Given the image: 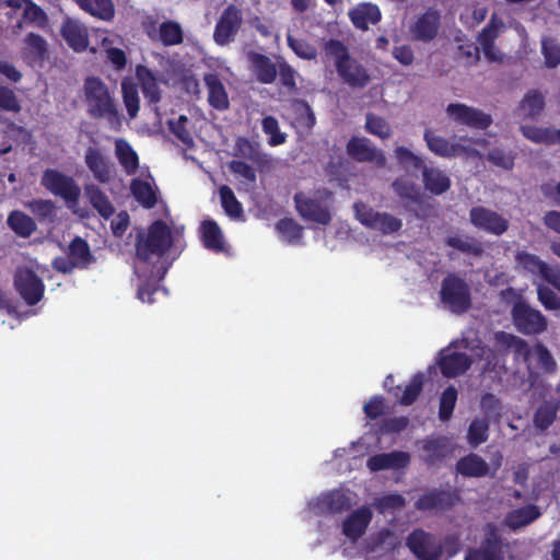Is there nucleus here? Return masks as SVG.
I'll return each instance as SVG.
<instances>
[{"label":"nucleus","instance_id":"38","mask_svg":"<svg viewBox=\"0 0 560 560\" xmlns=\"http://www.w3.org/2000/svg\"><path fill=\"white\" fill-rule=\"evenodd\" d=\"M522 135L535 142L547 145L560 144V129L551 127L521 126Z\"/></svg>","mask_w":560,"mask_h":560},{"label":"nucleus","instance_id":"8","mask_svg":"<svg viewBox=\"0 0 560 560\" xmlns=\"http://www.w3.org/2000/svg\"><path fill=\"white\" fill-rule=\"evenodd\" d=\"M40 185L68 202H77L81 195V189L74 178L56 168L44 171Z\"/></svg>","mask_w":560,"mask_h":560},{"label":"nucleus","instance_id":"50","mask_svg":"<svg viewBox=\"0 0 560 560\" xmlns=\"http://www.w3.org/2000/svg\"><path fill=\"white\" fill-rule=\"evenodd\" d=\"M458 393L457 389L450 385L441 394L439 404V418L441 421H448L454 412Z\"/></svg>","mask_w":560,"mask_h":560},{"label":"nucleus","instance_id":"43","mask_svg":"<svg viewBox=\"0 0 560 560\" xmlns=\"http://www.w3.org/2000/svg\"><path fill=\"white\" fill-rule=\"evenodd\" d=\"M77 3L85 12L104 21L114 18L115 8L112 0H77Z\"/></svg>","mask_w":560,"mask_h":560},{"label":"nucleus","instance_id":"52","mask_svg":"<svg viewBox=\"0 0 560 560\" xmlns=\"http://www.w3.org/2000/svg\"><path fill=\"white\" fill-rule=\"evenodd\" d=\"M424 384V375L421 372L416 373L410 382L405 386L402 395L398 398V401L402 406L412 405L420 396Z\"/></svg>","mask_w":560,"mask_h":560},{"label":"nucleus","instance_id":"44","mask_svg":"<svg viewBox=\"0 0 560 560\" xmlns=\"http://www.w3.org/2000/svg\"><path fill=\"white\" fill-rule=\"evenodd\" d=\"M445 245L452 248H455L464 254L472 255L475 257H480L483 254V246L482 244L475 240L471 236H459V235H453L448 236L445 240Z\"/></svg>","mask_w":560,"mask_h":560},{"label":"nucleus","instance_id":"21","mask_svg":"<svg viewBox=\"0 0 560 560\" xmlns=\"http://www.w3.org/2000/svg\"><path fill=\"white\" fill-rule=\"evenodd\" d=\"M440 26V11L434 8H429L417 19L411 27V33L417 40L428 43L436 37Z\"/></svg>","mask_w":560,"mask_h":560},{"label":"nucleus","instance_id":"59","mask_svg":"<svg viewBox=\"0 0 560 560\" xmlns=\"http://www.w3.org/2000/svg\"><path fill=\"white\" fill-rule=\"evenodd\" d=\"M262 131L270 136L268 143L272 147L280 145L285 142V133L280 131L279 122L273 116H266L261 120Z\"/></svg>","mask_w":560,"mask_h":560},{"label":"nucleus","instance_id":"46","mask_svg":"<svg viewBox=\"0 0 560 560\" xmlns=\"http://www.w3.org/2000/svg\"><path fill=\"white\" fill-rule=\"evenodd\" d=\"M505 27L504 22L495 13H493L488 24L478 34L477 42L480 46L490 48L491 44H494L499 37L501 31Z\"/></svg>","mask_w":560,"mask_h":560},{"label":"nucleus","instance_id":"58","mask_svg":"<svg viewBox=\"0 0 560 560\" xmlns=\"http://www.w3.org/2000/svg\"><path fill=\"white\" fill-rule=\"evenodd\" d=\"M365 129L369 133L381 139H388L392 135L389 124L383 117L371 113L366 115Z\"/></svg>","mask_w":560,"mask_h":560},{"label":"nucleus","instance_id":"36","mask_svg":"<svg viewBox=\"0 0 560 560\" xmlns=\"http://www.w3.org/2000/svg\"><path fill=\"white\" fill-rule=\"evenodd\" d=\"M47 55V43L43 36L28 33L24 38L22 56L28 63H40Z\"/></svg>","mask_w":560,"mask_h":560},{"label":"nucleus","instance_id":"51","mask_svg":"<svg viewBox=\"0 0 560 560\" xmlns=\"http://www.w3.org/2000/svg\"><path fill=\"white\" fill-rule=\"evenodd\" d=\"M539 516V509L536 505L529 504L511 512L508 516V521L512 527H521L530 524Z\"/></svg>","mask_w":560,"mask_h":560},{"label":"nucleus","instance_id":"23","mask_svg":"<svg viewBox=\"0 0 560 560\" xmlns=\"http://www.w3.org/2000/svg\"><path fill=\"white\" fill-rule=\"evenodd\" d=\"M372 516L371 510L366 506L351 512L342 523L343 535L351 540H357L365 533Z\"/></svg>","mask_w":560,"mask_h":560},{"label":"nucleus","instance_id":"24","mask_svg":"<svg viewBox=\"0 0 560 560\" xmlns=\"http://www.w3.org/2000/svg\"><path fill=\"white\" fill-rule=\"evenodd\" d=\"M410 462V455L402 451H393L390 453L376 454L366 460V467L371 471H380L384 469H400L406 467Z\"/></svg>","mask_w":560,"mask_h":560},{"label":"nucleus","instance_id":"9","mask_svg":"<svg viewBox=\"0 0 560 560\" xmlns=\"http://www.w3.org/2000/svg\"><path fill=\"white\" fill-rule=\"evenodd\" d=\"M406 546L418 560H441L440 539L422 528L407 536Z\"/></svg>","mask_w":560,"mask_h":560},{"label":"nucleus","instance_id":"28","mask_svg":"<svg viewBox=\"0 0 560 560\" xmlns=\"http://www.w3.org/2000/svg\"><path fill=\"white\" fill-rule=\"evenodd\" d=\"M353 26L360 31H368L369 25H375L382 20L380 8L373 3H360L348 13Z\"/></svg>","mask_w":560,"mask_h":560},{"label":"nucleus","instance_id":"39","mask_svg":"<svg viewBox=\"0 0 560 560\" xmlns=\"http://www.w3.org/2000/svg\"><path fill=\"white\" fill-rule=\"evenodd\" d=\"M133 198L145 209H152L158 203V191L149 182L133 178L130 183Z\"/></svg>","mask_w":560,"mask_h":560},{"label":"nucleus","instance_id":"63","mask_svg":"<svg viewBox=\"0 0 560 560\" xmlns=\"http://www.w3.org/2000/svg\"><path fill=\"white\" fill-rule=\"evenodd\" d=\"M188 118L180 115L176 120H168L171 132L184 144L190 145L194 142L190 131L187 129Z\"/></svg>","mask_w":560,"mask_h":560},{"label":"nucleus","instance_id":"56","mask_svg":"<svg viewBox=\"0 0 560 560\" xmlns=\"http://www.w3.org/2000/svg\"><path fill=\"white\" fill-rule=\"evenodd\" d=\"M276 229L289 243H298L303 237V228L291 218L279 220Z\"/></svg>","mask_w":560,"mask_h":560},{"label":"nucleus","instance_id":"16","mask_svg":"<svg viewBox=\"0 0 560 560\" xmlns=\"http://www.w3.org/2000/svg\"><path fill=\"white\" fill-rule=\"evenodd\" d=\"M423 139L429 150L441 158H455L459 155L476 156L477 150L462 143L450 142L448 139L436 135L431 129H425Z\"/></svg>","mask_w":560,"mask_h":560},{"label":"nucleus","instance_id":"17","mask_svg":"<svg viewBox=\"0 0 560 560\" xmlns=\"http://www.w3.org/2000/svg\"><path fill=\"white\" fill-rule=\"evenodd\" d=\"M465 560H504L503 541L494 526L487 530L479 547L468 550Z\"/></svg>","mask_w":560,"mask_h":560},{"label":"nucleus","instance_id":"3","mask_svg":"<svg viewBox=\"0 0 560 560\" xmlns=\"http://www.w3.org/2000/svg\"><path fill=\"white\" fill-rule=\"evenodd\" d=\"M332 196L330 190L323 188L312 195L299 191L293 196V200L301 218L320 225H328L331 222Z\"/></svg>","mask_w":560,"mask_h":560},{"label":"nucleus","instance_id":"31","mask_svg":"<svg viewBox=\"0 0 560 560\" xmlns=\"http://www.w3.org/2000/svg\"><path fill=\"white\" fill-rule=\"evenodd\" d=\"M61 35L75 51H83L89 46L88 31L77 21L66 20L61 27Z\"/></svg>","mask_w":560,"mask_h":560},{"label":"nucleus","instance_id":"15","mask_svg":"<svg viewBox=\"0 0 560 560\" xmlns=\"http://www.w3.org/2000/svg\"><path fill=\"white\" fill-rule=\"evenodd\" d=\"M446 114L455 122L470 128L487 129L492 124V118L489 114L462 103L448 104Z\"/></svg>","mask_w":560,"mask_h":560},{"label":"nucleus","instance_id":"7","mask_svg":"<svg viewBox=\"0 0 560 560\" xmlns=\"http://www.w3.org/2000/svg\"><path fill=\"white\" fill-rule=\"evenodd\" d=\"M353 209L361 224L382 234H393L402 228L400 219L387 212H378L362 201L355 202Z\"/></svg>","mask_w":560,"mask_h":560},{"label":"nucleus","instance_id":"40","mask_svg":"<svg viewBox=\"0 0 560 560\" xmlns=\"http://www.w3.org/2000/svg\"><path fill=\"white\" fill-rule=\"evenodd\" d=\"M201 240L203 246L210 250L218 253L224 248L222 231L213 220H205L201 223Z\"/></svg>","mask_w":560,"mask_h":560},{"label":"nucleus","instance_id":"41","mask_svg":"<svg viewBox=\"0 0 560 560\" xmlns=\"http://www.w3.org/2000/svg\"><path fill=\"white\" fill-rule=\"evenodd\" d=\"M9 228L21 237H30L37 229L36 222L23 211L13 210L9 213Z\"/></svg>","mask_w":560,"mask_h":560},{"label":"nucleus","instance_id":"48","mask_svg":"<svg viewBox=\"0 0 560 560\" xmlns=\"http://www.w3.org/2000/svg\"><path fill=\"white\" fill-rule=\"evenodd\" d=\"M489 419L485 418H475L467 431V441L469 445L477 447L478 445L485 443L489 438Z\"/></svg>","mask_w":560,"mask_h":560},{"label":"nucleus","instance_id":"25","mask_svg":"<svg viewBox=\"0 0 560 560\" xmlns=\"http://www.w3.org/2000/svg\"><path fill=\"white\" fill-rule=\"evenodd\" d=\"M136 77L148 105H156L162 98V91L154 72L147 66L138 65L136 67Z\"/></svg>","mask_w":560,"mask_h":560},{"label":"nucleus","instance_id":"54","mask_svg":"<svg viewBox=\"0 0 560 560\" xmlns=\"http://www.w3.org/2000/svg\"><path fill=\"white\" fill-rule=\"evenodd\" d=\"M394 155L397 160V163L406 171L411 168L418 171L422 170L424 166L423 160L404 145L396 147L394 150Z\"/></svg>","mask_w":560,"mask_h":560},{"label":"nucleus","instance_id":"35","mask_svg":"<svg viewBox=\"0 0 560 560\" xmlns=\"http://www.w3.org/2000/svg\"><path fill=\"white\" fill-rule=\"evenodd\" d=\"M249 61L254 68L257 80L264 84H271L276 81L278 69L276 63L266 55L252 52Z\"/></svg>","mask_w":560,"mask_h":560},{"label":"nucleus","instance_id":"26","mask_svg":"<svg viewBox=\"0 0 560 560\" xmlns=\"http://www.w3.org/2000/svg\"><path fill=\"white\" fill-rule=\"evenodd\" d=\"M205 85L208 90V103L217 110L223 112L230 107L225 86L217 73H206Z\"/></svg>","mask_w":560,"mask_h":560},{"label":"nucleus","instance_id":"29","mask_svg":"<svg viewBox=\"0 0 560 560\" xmlns=\"http://www.w3.org/2000/svg\"><path fill=\"white\" fill-rule=\"evenodd\" d=\"M421 172L423 187L431 195L440 196L451 188V178L444 171L424 165Z\"/></svg>","mask_w":560,"mask_h":560},{"label":"nucleus","instance_id":"45","mask_svg":"<svg viewBox=\"0 0 560 560\" xmlns=\"http://www.w3.org/2000/svg\"><path fill=\"white\" fill-rule=\"evenodd\" d=\"M515 260L524 271L533 276H539L540 278L548 267V264L541 260L537 255L525 250L517 252Z\"/></svg>","mask_w":560,"mask_h":560},{"label":"nucleus","instance_id":"49","mask_svg":"<svg viewBox=\"0 0 560 560\" xmlns=\"http://www.w3.org/2000/svg\"><path fill=\"white\" fill-rule=\"evenodd\" d=\"M219 195L221 206L229 217L240 218L243 214V207L230 186L222 185L219 188Z\"/></svg>","mask_w":560,"mask_h":560},{"label":"nucleus","instance_id":"12","mask_svg":"<svg viewBox=\"0 0 560 560\" xmlns=\"http://www.w3.org/2000/svg\"><path fill=\"white\" fill-rule=\"evenodd\" d=\"M347 154L359 163H373L383 168L387 163L384 152L375 148L369 138L353 136L346 145Z\"/></svg>","mask_w":560,"mask_h":560},{"label":"nucleus","instance_id":"64","mask_svg":"<svg viewBox=\"0 0 560 560\" xmlns=\"http://www.w3.org/2000/svg\"><path fill=\"white\" fill-rule=\"evenodd\" d=\"M537 299L547 311H560V295L548 285H538Z\"/></svg>","mask_w":560,"mask_h":560},{"label":"nucleus","instance_id":"14","mask_svg":"<svg viewBox=\"0 0 560 560\" xmlns=\"http://www.w3.org/2000/svg\"><path fill=\"white\" fill-rule=\"evenodd\" d=\"M84 163L98 184H109L116 176L114 162L100 148L89 147Z\"/></svg>","mask_w":560,"mask_h":560},{"label":"nucleus","instance_id":"11","mask_svg":"<svg viewBox=\"0 0 560 560\" xmlns=\"http://www.w3.org/2000/svg\"><path fill=\"white\" fill-rule=\"evenodd\" d=\"M14 288L30 306L36 305L44 295L43 280L31 269H18L14 275Z\"/></svg>","mask_w":560,"mask_h":560},{"label":"nucleus","instance_id":"1","mask_svg":"<svg viewBox=\"0 0 560 560\" xmlns=\"http://www.w3.org/2000/svg\"><path fill=\"white\" fill-rule=\"evenodd\" d=\"M323 51L328 59L334 60V66L339 79L352 89H364L371 82L369 70L350 55L343 42L329 38L323 45Z\"/></svg>","mask_w":560,"mask_h":560},{"label":"nucleus","instance_id":"22","mask_svg":"<svg viewBox=\"0 0 560 560\" xmlns=\"http://www.w3.org/2000/svg\"><path fill=\"white\" fill-rule=\"evenodd\" d=\"M392 189L404 201V207L408 211L416 212L411 206L421 207L424 201L418 185L405 175L394 179Z\"/></svg>","mask_w":560,"mask_h":560},{"label":"nucleus","instance_id":"42","mask_svg":"<svg viewBox=\"0 0 560 560\" xmlns=\"http://www.w3.org/2000/svg\"><path fill=\"white\" fill-rule=\"evenodd\" d=\"M560 402L557 400H545L534 415V424L540 431L547 430L557 419Z\"/></svg>","mask_w":560,"mask_h":560},{"label":"nucleus","instance_id":"30","mask_svg":"<svg viewBox=\"0 0 560 560\" xmlns=\"http://www.w3.org/2000/svg\"><path fill=\"white\" fill-rule=\"evenodd\" d=\"M84 194L90 205L105 220L110 219L115 213V207L108 196L96 184H88L84 186Z\"/></svg>","mask_w":560,"mask_h":560},{"label":"nucleus","instance_id":"2","mask_svg":"<svg viewBox=\"0 0 560 560\" xmlns=\"http://www.w3.org/2000/svg\"><path fill=\"white\" fill-rule=\"evenodd\" d=\"M88 115L97 120L104 119L112 128L121 126V114L110 95L108 86L97 77H88L83 84Z\"/></svg>","mask_w":560,"mask_h":560},{"label":"nucleus","instance_id":"55","mask_svg":"<svg viewBox=\"0 0 560 560\" xmlns=\"http://www.w3.org/2000/svg\"><path fill=\"white\" fill-rule=\"evenodd\" d=\"M288 46L301 59L314 60L317 57V49L305 38H298L292 35L287 36Z\"/></svg>","mask_w":560,"mask_h":560},{"label":"nucleus","instance_id":"57","mask_svg":"<svg viewBox=\"0 0 560 560\" xmlns=\"http://www.w3.org/2000/svg\"><path fill=\"white\" fill-rule=\"evenodd\" d=\"M122 100L127 113L131 119L136 118L140 109L139 93L136 84L122 82Z\"/></svg>","mask_w":560,"mask_h":560},{"label":"nucleus","instance_id":"13","mask_svg":"<svg viewBox=\"0 0 560 560\" xmlns=\"http://www.w3.org/2000/svg\"><path fill=\"white\" fill-rule=\"evenodd\" d=\"M242 23V11L234 4L228 5L215 24L213 32L214 42L220 46L231 43L241 28Z\"/></svg>","mask_w":560,"mask_h":560},{"label":"nucleus","instance_id":"60","mask_svg":"<svg viewBox=\"0 0 560 560\" xmlns=\"http://www.w3.org/2000/svg\"><path fill=\"white\" fill-rule=\"evenodd\" d=\"M480 408L485 413V419H489V421L500 420L502 406L500 399L495 395L491 393L482 395L480 399Z\"/></svg>","mask_w":560,"mask_h":560},{"label":"nucleus","instance_id":"33","mask_svg":"<svg viewBox=\"0 0 560 560\" xmlns=\"http://www.w3.org/2000/svg\"><path fill=\"white\" fill-rule=\"evenodd\" d=\"M456 470L464 477L481 478L488 475L489 465L481 456L470 453L457 460Z\"/></svg>","mask_w":560,"mask_h":560},{"label":"nucleus","instance_id":"10","mask_svg":"<svg viewBox=\"0 0 560 560\" xmlns=\"http://www.w3.org/2000/svg\"><path fill=\"white\" fill-rule=\"evenodd\" d=\"M469 221L476 229L495 236L504 234L510 228L506 218L483 206H476L469 210Z\"/></svg>","mask_w":560,"mask_h":560},{"label":"nucleus","instance_id":"27","mask_svg":"<svg viewBox=\"0 0 560 560\" xmlns=\"http://www.w3.org/2000/svg\"><path fill=\"white\" fill-rule=\"evenodd\" d=\"M546 107L545 95L537 89L525 93L516 107V113L523 119L535 120Z\"/></svg>","mask_w":560,"mask_h":560},{"label":"nucleus","instance_id":"20","mask_svg":"<svg viewBox=\"0 0 560 560\" xmlns=\"http://www.w3.org/2000/svg\"><path fill=\"white\" fill-rule=\"evenodd\" d=\"M471 359L465 352H450V348L440 352L438 365L443 376L447 378L459 376L466 373L471 366Z\"/></svg>","mask_w":560,"mask_h":560},{"label":"nucleus","instance_id":"62","mask_svg":"<svg viewBox=\"0 0 560 560\" xmlns=\"http://www.w3.org/2000/svg\"><path fill=\"white\" fill-rule=\"evenodd\" d=\"M541 50L545 57V63L548 68H556L560 65V44L556 39H544Z\"/></svg>","mask_w":560,"mask_h":560},{"label":"nucleus","instance_id":"5","mask_svg":"<svg viewBox=\"0 0 560 560\" xmlns=\"http://www.w3.org/2000/svg\"><path fill=\"white\" fill-rule=\"evenodd\" d=\"M441 302L454 314H463L471 307L469 284L457 273L446 275L441 283Z\"/></svg>","mask_w":560,"mask_h":560},{"label":"nucleus","instance_id":"18","mask_svg":"<svg viewBox=\"0 0 560 560\" xmlns=\"http://www.w3.org/2000/svg\"><path fill=\"white\" fill-rule=\"evenodd\" d=\"M457 501H459V495L456 491L434 488L420 495L415 502V508L423 512L446 511L452 509Z\"/></svg>","mask_w":560,"mask_h":560},{"label":"nucleus","instance_id":"34","mask_svg":"<svg viewBox=\"0 0 560 560\" xmlns=\"http://www.w3.org/2000/svg\"><path fill=\"white\" fill-rule=\"evenodd\" d=\"M422 459L428 465L443 460L448 454L447 440L444 436H430L422 441Z\"/></svg>","mask_w":560,"mask_h":560},{"label":"nucleus","instance_id":"61","mask_svg":"<svg viewBox=\"0 0 560 560\" xmlns=\"http://www.w3.org/2000/svg\"><path fill=\"white\" fill-rule=\"evenodd\" d=\"M26 208L39 221L50 219L55 212V203L48 199H33L26 203Z\"/></svg>","mask_w":560,"mask_h":560},{"label":"nucleus","instance_id":"4","mask_svg":"<svg viewBox=\"0 0 560 560\" xmlns=\"http://www.w3.org/2000/svg\"><path fill=\"white\" fill-rule=\"evenodd\" d=\"M173 245V235L170 226L163 220H155L148 229L145 237L138 238L136 243L137 257L149 261L155 255L163 257Z\"/></svg>","mask_w":560,"mask_h":560},{"label":"nucleus","instance_id":"6","mask_svg":"<svg viewBox=\"0 0 560 560\" xmlns=\"http://www.w3.org/2000/svg\"><path fill=\"white\" fill-rule=\"evenodd\" d=\"M511 317L516 330L525 336H538L548 328L547 317L525 300L514 302Z\"/></svg>","mask_w":560,"mask_h":560},{"label":"nucleus","instance_id":"53","mask_svg":"<svg viewBox=\"0 0 560 560\" xmlns=\"http://www.w3.org/2000/svg\"><path fill=\"white\" fill-rule=\"evenodd\" d=\"M499 340L502 346L511 349L516 358L526 361L529 358L530 349L526 340L512 334L501 332Z\"/></svg>","mask_w":560,"mask_h":560},{"label":"nucleus","instance_id":"32","mask_svg":"<svg viewBox=\"0 0 560 560\" xmlns=\"http://www.w3.org/2000/svg\"><path fill=\"white\" fill-rule=\"evenodd\" d=\"M115 156L127 175H135L139 168V156L124 138L115 140Z\"/></svg>","mask_w":560,"mask_h":560},{"label":"nucleus","instance_id":"47","mask_svg":"<svg viewBox=\"0 0 560 560\" xmlns=\"http://www.w3.org/2000/svg\"><path fill=\"white\" fill-rule=\"evenodd\" d=\"M69 257L79 266L84 268L93 260L88 242L77 236L69 245Z\"/></svg>","mask_w":560,"mask_h":560},{"label":"nucleus","instance_id":"19","mask_svg":"<svg viewBox=\"0 0 560 560\" xmlns=\"http://www.w3.org/2000/svg\"><path fill=\"white\" fill-rule=\"evenodd\" d=\"M147 35L152 40H159L164 46H176L184 42V32L180 24L176 21L167 20L156 28L154 20L143 24Z\"/></svg>","mask_w":560,"mask_h":560},{"label":"nucleus","instance_id":"37","mask_svg":"<svg viewBox=\"0 0 560 560\" xmlns=\"http://www.w3.org/2000/svg\"><path fill=\"white\" fill-rule=\"evenodd\" d=\"M316 508L323 514H339L350 509V500L341 491L335 490L319 498Z\"/></svg>","mask_w":560,"mask_h":560}]
</instances>
